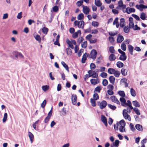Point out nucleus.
I'll return each instance as SVG.
<instances>
[{
  "mask_svg": "<svg viewBox=\"0 0 147 147\" xmlns=\"http://www.w3.org/2000/svg\"><path fill=\"white\" fill-rule=\"evenodd\" d=\"M90 58L93 59H95L97 55V53L95 49H92L90 53Z\"/></svg>",
  "mask_w": 147,
  "mask_h": 147,
  "instance_id": "f257e3e1",
  "label": "nucleus"
},
{
  "mask_svg": "<svg viewBox=\"0 0 147 147\" xmlns=\"http://www.w3.org/2000/svg\"><path fill=\"white\" fill-rule=\"evenodd\" d=\"M101 120L105 126L107 127L108 124L107 118L104 115H102L101 116Z\"/></svg>",
  "mask_w": 147,
  "mask_h": 147,
  "instance_id": "f03ea898",
  "label": "nucleus"
},
{
  "mask_svg": "<svg viewBox=\"0 0 147 147\" xmlns=\"http://www.w3.org/2000/svg\"><path fill=\"white\" fill-rule=\"evenodd\" d=\"M107 105V102L105 100H103L99 104V107L100 109H102L105 108Z\"/></svg>",
  "mask_w": 147,
  "mask_h": 147,
  "instance_id": "7ed1b4c3",
  "label": "nucleus"
},
{
  "mask_svg": "<svg viewBox=\"0 0 147 147\" xmlns=\"http://www.w3.org/2000/svg\"><path fill=\"white\" fill-rule=\"evenodd\" d=\"M77 96L76 94H72L71 95V101L73 105H74L77 103Z\"/></svg>",
  "mask_w": 147,
  "mask_h": 147,
  "instance_id": "20e7f679",
  "label": "nucleus"
},
{
  "mask_svg": "<svg viewBox=\"0 0 147 147\" xmlns=\"http://www.w3.org/2000/svg\"><path fill=\"white\" fill-rule=\"evenodd\" d=\"M83 8V11L85 14H88L90 11V9L87 6H84V5L82 6Z\"/></svg>",
  "mask_w": 147,
  "mask_h": 147,
  "instance_id": "39448f33",
  "label": "nucleus"
},
{
  "mask_svg": "<svg viewBox=\"0 0 147 147\" xmlns=\"http://www.w3.org/2000/svg\"><path fill=\"white\" fill-rule=\"evenodd\" d=\"M123 40L124 38L123 36L120 35V34H119L117 39V42L118 43H120Z\"/></svg>",
  "mask_w": 147,
  "mask_h": 147,
  "instance_id": "423d86ee",
  "label": "nucleus"
},
{
  "mask_svg": "<svg viewBox=\"0 0 147 147\" xmlns=\"http://www.w3.org/2000/svg\"><path fill=\"white\" fill-rule=\"evenodd\" d=\"M120 101L121 102V105L122 106L126 107L125 106L126 102V100L125 99L123 98H120Z\"/></svg>",
  "mask_w": 147,
  "mask_h": 147,
  "instance_id": "0eeeda50",
  "label": "nucleus"
},
{
  "mask_svg": "<svg viewBox=\"0 0 147 147\" xmlns=\"http://www.w3.org/2000/svg\"><path fill=\"white\" fill-rule=\"evenodd\" d=\"M120 142V141L119 140H115V142L113 143L111 145V146H112L113 147L114 146L118 147L119 146V144Z\"/></svg>",
  "mask_w": 147,
  "mask_h": 147,
  "instance_id": "6e6552de",
  "label": "nucleus"
},
{
  "mask_svg": "<svg viewBox=\"0 0 147 147\" xmlns=\"http://www.w3.org/2000/svg\"><path fill=\"white\" fill-rule=\"evenodd\" d=\"M129 7H127L126 9L125 12L128 14H129L131 12H134L135 11V9L134 8H130L128 10Z\"/></svg>",
  "mask_w": 147,
  "mask_h": 147,
  "instance_id": "1a4fd4ad",
  "label": "nucleus"
},
{
  "mask_svg": "<svg viewBox=\"0 0 147 147\" xmlns=\"http://www.w3.org/2000/svg\"><path fill=\"white\" fill-rule=\"evenodd\" d=\"M136 128L138 131H142L143 129L142 126L139 124H137L135 125Z\"/></svg>",
  "mask_w": 147,
  "mask_h": 147,
  "instance_id": "9d476101",
  "label": "nucleus"
},
{
  "mask_svg": "<svg viewBox=\"0 0 147 147\" xmlns=\"http://www.w3.org/2000/svg\"><path fill=\"white\" fill-rule=\"evenodd\" d=\"M128 48L130 53L133 55V47L131 45H129L128 46Z\"/></svg>",
  "mask_w": 147,
  "mask_h": 147,
  "instance_id": "9b49d317",
  "label": "nucleus"
},
{
  "mask_svg": "<svg viewBox=\"0 0 147 147\" xmlns=\"http://www.w3.org/2000/svg\"><path fill=\"white\" fill-rule=\"evenodd\" d=\"M127 58V57L125 53L124 54H122L120 56L119 59L121 60L124 61Z\"/></svg>",
  "mask_w": 147,
  "mask_h": 147,
  "instance_id": "f8f14e48",
  "label": "nucleus"
},
{
  "mask_svg": "<svg viewBox=\"0 0 147 147\" xmlns=\"http://www.w3.org/2000/svg\"><path fill=\"white\" fill-rule=\"evenodd\" d=\"M66 43L69 45V47H70L71 49H74V47L72 45V42L69 40L68 38L67 39Z\"/></svg>",
  "mask_w": 147,
  "mask_h": 147,
  "instance_id": "ddd939ff",
  "label": "nucleus"
},
{
  "mask_svg": "<svg viewBox=\"0 0 147 147\" xmlns=\"http://www.w3.org/2000/svg\"><path fill=\"white\" fill-rule=\"evenodd\" d=\"M28 135L31 143H32L33 142V139L34 138V136L31 132L30 131L28 132Z\"/></svg>",
  "mask_w": 147,
  "mask_h": 147,
  "instance_id": "4468645a",
  "label": "nucleus"
},
{
  "mask_svg": "<svg viewBox=\"0 0 147 147\" xmlns=\"http://www.w3.org/2000/svg\"><path fill=\"white\" fill-rule=\"evenodd\" d=\"M18 52L17 51H14L12 53L13 55H11L10 57L13 59H14V56H15L16 58H18Z\"/></svg>",
  "mask_w": 147,
  "mask_h": 147,
  "instance_id": "2eb2a0df",
  "label": "nucleus"
},
{
  "mask_svg": "<svg viewBox=\"0 0 147 147\" xmlns=\"http://www.w3.org/2000/svg\"><path fill=\"white\" fill-rule=\"evenodd\" d=\"M109 80L110 83L113 84H114L115 83V78L113 76H111L109 78Z\"/></svg>",
  "mask_w": 147,
  "mask_h": 147,
  "instance_id": "dca6fc26",
  "label": "nucleus"
},
{
  "mask_svg": "<svg viewBox=\"0 0 147 147\" xmlns=\"http://www.w3.org/2000/svg\"><path fill=\"white\" fill-rule=\"evenodd\" d=\"M61 64L65 68L66 70L69 72V67L65 63L62 61L61 62Z\"/></svg>",
  "mask_w": 147,
  "mask_h": 147,
  "instance_id": "f3484780",
  "label": "nucleus"
},
{
  "mask_svg": "<svg viewBox=\"0 0 147 147\" xmlns=\"http://www.w3.org/2000/svg\"><path fill=\"white\" fill-rule=\"evenodd\" d=\"M115 55L113 54H111L109 56V59L110 61H113L116 59Z\"/></svg>",
  "mask_w": 147,
  "mask_h": 147,
  "instance_id": "a211bd4d",
  "label": "nucleus"
},
{
  "mask_svg": "<svg viewBox=\"0 0 147 147\" xmlns=\"http://www.w3.org/2000/svg\"><path fill=\"white\" fill-rule=\"evenodd\" d=\"M95 4L97 7H100L102 5V3L100 0H98L97 1L96 0H95Z\"/></svg>",
  "mask_w": 147,
  "mask_h": 147,
  "instance_id": "6ab92c4d",
  "label": "nucleus"
},
{
  "mask_svg": "<svg viewBox=\"0 0 147 147\" xmlns=\"http://www.w3.org/2000/svg\"><path fill=\"white\" fill-rule=\"evenodd\" d=\"M136 7L139 10L141 11H143V10L142 4H140V5H136Z\"/></svg>",
  "mask_w": 147,
  "mask_h": 147,
  "instance_id": "aec40b11",
  "label": "nucleus"
},
{
  "mask_svg": "<svg viewBox=\"0 0 147 147\" xmlns=\"http://www.w3.org/2000/svg\"><path fill=\"white\" fill-rule=\"evenodd\" d=\"M116 65L117 67L119 68L122 67L124 66L123 63L120 61L117 62Z\"/></svg>",
  "mask_w": 147,
  "mask_h": 147,
  "instance_id": "412c9836",
  "label": "nucleus"
},
{
  "mask_svg": "<svg viewBox=\"0 0 147 147\" xmlns=\"http://www.w3.org/2000/svg\"><path fill=\"white\" fill-rule=\"evenodd\" d=\"M118 93L120 96L122 97L121 98H123L125 96V94L123 91H119Z\"/></svg>",
  "mask_w": 147,
  "mask_h": 147,
  "instance_id": "4be33fe9",
  "label": "nucleus"
},
{
  "mask_svg": "<svg viewBox=\"0 0 147 147\" xmlns=\"http://www.w3.org/2000/svg\"><path fill=\"white\" fill-rule=\"evenodd\" d=\"M115 71V69L113 68H109L108 70V72L110 74H114Z\"/></svg>",
  "mask_w": 147,
  "mask_h": 147,
  "instance_id": "5701e85b",
  "label": "nucleus"
},
{
  "mask_svg": "<svg viewBox=\"0 0 147 147\" xmlns=\"http://www.w3.org/2000/svg\"><path fill=\"white\" fill-rule=\"evenodd\" d=\"M84 18V15L82 13H80L77 16V19L78 20H83Z\"/></svg>",
  "mask_w": 147,
  "mask_h": 147,
  "instance_id": "b1692460",
  "label": "nucleus"
},
{
  "mask_svg": "<svg viewBox=\"0 0 147 147\" xmlns=\"http://www.w3.org/2000/svg\"><path fill=\"white\" fill-rule=\"evenodd\" d=\"M133 105L135 107H140V105L138 102L137 100L133 101H132Z\"/></svg>",
  "mask_w": 147,
  "mask_h": 147,
  "instance_id": "393cba45",
  "label": "nucleus"
},
{
  "mask_svg": "<svg viewBox=\"0 0 147 147\" xmlns=\"http://www.w3.org/2000/svg\"><path fill=\"white\" fill-rule=\"evenodd\" d=\"M130 93L131 95L133 97H135L136 96V93L135 90L133 88L130 89Z\"/></svg>",
  "mask_w": 147,
  "mask_h": 147,
  "instance_id": "a878e982",
  "label": "nucleus"
},
{
  "mask_svg": "<svg viewBox=\"0 0 147 147\" xmlns=\"http://www.w3.org/2000/svg\"><path fill=\"white\" fill-rule=\"evenodd\" d=\"M35 39L38 42H40L41 39L40 36L38 34H37L36 36H34Z\"/></svg>",
  "mask_w": 147,
  "mask_h": 147,
  "instance_id": "bb28decb",
  "label": "nucleus"
},
{
  "mask_svg": "<svg viewBox=\"0 0 147 147\" xmlns=\"http://www.w3.org/2000/svg\"><path fill=\"white\" fill-rule=\"evenodd\" d=\"M96 100L92 98H91L90 99V102L92 105L93 107H95L96 105L95 101Z\"/></svg>",
  "mask_w": 147,
  "mask_h": 147,
  "instance_id": "cd10ccee",
  "label": "nucleus"
},
{
  "mask_svg": "<svg viewBox=\"0 0 147 147\" xmlns=\"http://www.w3.org/2000/svg\"><path fill=\"white\" fill-rule=\"evenodd\" d=\"M66 53L67 55H71L72 54V52L71 49L68 47L66 49Z\"/></svg>",
  "mask_w": 147,
  "mask_h": 147,
  "instance_id": "c85d7f7f",
  "label": "nucleus"
},
{
  "mask_svg": "<svg viewBox=\"0 0 147 147\" xmlns=\"http://www.w3.org/2000/svg\"><path fill=\"white\" fill-rule=\"evenodd\" d=\"M120 74V73L119 71L118 70H115V71L114 74V76L117 78L119 77Z\"/></svg>",
  "mask_w": 147,
  "mask_h": 147,
  "instance_id": "c756f323",
  "label": "nucleus"
},
{
  "mask_svg": "<svg viewBox=\"0 0 147 147\" xmlns=\"http://www.w3.org/2000/svg\"><path fill=\"white\" fill-rule=\"evenodd\" d=\"M42 89L44 91H46L49 88V86L48 85L43 86H42Z\"/></svg>",
  "mask_w": 147,
  "mask_h": 147,
  "instance_id": "7c9ffc66",
  "label": "nucleus"
},
{
  "mask_svg": "<svg viewBox=\"0 0 147 147\" xmlns=\"http://www.w3.org/2000/svg\"><path fill=\"white\" fill-rule=\"evenodd\" d=\"M101 90L102 88L100 86H98L95 88L94 92H95V91H96L98 93H100Z\"/></svg>",
  "mask_w": 147,
  "mask_h": 147,
  "instance_id": "2f4dec72",
  "label": "nucleus"
},
{
  "mask_svg": "<svg viewBox=\"0 0 147 147\" xmlns=\"http://www.w3.org/2000/svg\"><path fill=\"white\" fill-rule=\"evenodd\" d=\"M7 114L6 113H5L3 116V123H4L6 121L7 119Z\"/></svg>",
  "mask_w": 147,
  "mask_h": 147,
  "instance_id": "473e14b6",
  "label": "nucleus"
},
{
  "mask_svg": "<svg viewBox=\"0 0 147 147\" xmlns=\"http://www.w3.org/2000/svg\"><path fill=\"white\" fill-rule=\"evenodd\" d=\"M121 73L124 76H125L127 75V71L125 73V69L124 68H122L121 69Z\"/></svg>",
  "mask_w": 147,
  "mask_h": 147,
  "instance_id": "72a5a7b5",
  "label": "nucleus"
},
{
  "mask_svg": "<svg viewBox=\"0 0 147 147\" xmlns=\"http://www.w3.org/2000/svg\"><path fill=\"white\" fill-rule=\"evenodd\" d=\"M93 73L91 75V77L94 78H96L98 76V74L96 72L94 71H92Z\"/></svg>",
  "mask_w": 147,
  "mask_h": 147,
  "instance_id": "f704fd0d",
  "label": "nucleus"
},
{
  "mask_svg": "<svg viewBox=\"0 0 147 147\" xmlns=\"http://www.w3.org/2000/svg\"><path fill=\"white\" fill-rule=\"evenodd\" d=\"M116 124L117 125V126H116V125H114V128L115 131H117L118 130V126H119V125H120V122H117Z\"/></svg>",
  "mask_w": 147,
  "mask_h": 147,
  "instance_id": "c9c22d12",
  "label": "nucleus"
},
{
  "mask_svg": "<svg viewBox=\"0 0 147 147\" xmlns=\"http://www.w3.org/2000/svg\"><path fill=\"white\" fill-rule=\"evenodd\" d=\"M125 126H123L122 125H121L119 128V130L121 132H125Z\"/></svg>",
  "mask_w": 147,
  "mask_h": 147,
  "instance_id": "e433bc0d",
  "label": "nucleus"
},
{
  "mask_svg": "<svg viewBox=\"0 0 147 147\" xmlns=\"http://www.w3.org/2000/svg\"><path fill=\"white\" fill-rule=\"evenodd\" d=\"M140 17L142 20H145L146 18L145 14L144 12L141 13L140 14Z\"/></svg>",
  "mask_w": 147,
  "mask_h": 147,
  "instance_id": "4c0bfd02",
  "label": "nucleus"
},
{
  "mask_svg": "<svg viewBox=\"0 0 147 147\" xmlns=\"http://www.w3.org/2000/svg\"><path fill=\"white\" fill-rule=\"evenodd\" d=\"M48 29L46 27H44L42 29V31L44 34H47L48 32Z\"/></svg>",
  "mask_w": 147,
  "mask_h": 147,
  "instance_id": "58836bf2",
  "label": "nucleus"
},
{
  "mask_svg": "<svg viewBox=\"0 0 147 147\" xmlns=\"http://www.w3.org/2000/svg\"><path fill=\"white\" fill-rule=\"evenodd\" d=\"M93 99L95 100H97L99 98V96L98 94L97 93H95L93 95Z\"/></svg>",
  "mask_w": 147,
  "mask_h": 147,
  "instance_id": "ea45409f",
  "label": "nucleus"
},
{
  "mask_svg": "<svg viewBox=\"0 0 147 147\" xmlns=\"http://www.w3.org/2000/svg\"><path fill=\"white\" fill-rule=\"evenodd\" d=\"M108 82L107 79H104L103 80L102 84L103 86H106L108 85Z\"/></svg>",
  "mask_w": 147,
  "mask_h": 147,
  "instance_id": "a19ab883",
  "label": "nucleus"
},
{
  "mask_svg": "<svg viewBox=\"0 0 147 147\" xmlns=\"http://www.w3.org/2000/svg\"><path fill=\"white\" fill-rule=\"evenodd\" d=\"M83 1L82 0H80L78 1L76 3V4L77 5L78 7H79L82 4H83Z\"/></svg>",
  "mask_w": 147,
  "mask_h": 147,
  "instance_id": "79ce46f5",
  "label": "nucleus"
},
{
  "mask_svg": "<svg viewBox=\"0 0 147 147\" xmlns=\"http://www.w3.org/2000/svg\"><path fill=\"white\" fill-rule=\"evenodd\" d=\"M109 50L110 53H114L115 52L114 47L113 46H111L109 47Z\"/></svg>",
  "mask_w": 147,
  "mask_h": 147,
  "instance_id": "37998d69",
  "label": "nucleus"
},
{
  "mask_svg": "<svg viewBox=\"0 0 147 147\" xmlns=\"http://www.w3.org/2000/svg\"><path fill=\"white\" fill-rule=\"evenodd\" d=\"M121 49L123 51H125L126 49V45L124 43H122L121 46Z\"/></svg>",
  "mask_w": 147,
  "mask_h": 147,
  "instance_id": "c03bdc74",
  "label": "nucleus"
},
{
  "mask_svg": "<svg viewBox=\"0 0 147 147\" xmlns=\"http://www.w3.org/2000/svg\"><path fill=\"white\" fill-rule=\"evenodd\" d=\"M108 106L112 110H115L116 109V107L115 105H113L111 104H108Z\"/></svg>",
  "mask_w": 147,
  "mask_h": 147,
  "instance_id": "a18cd8bd",
  "label": "nucleus"
},
{
  "mask_svg": "<svg viewBox=\"0 0 147 147\" xmlns=\"http://www.w3.org/2000/svg\"><path fill=\"white\" fill-rule=\"evenodd\" d=\"M53 11L54 12H57L59 10V7L57 5L54 6L53 8Z\"/></svg>",
  "mask_w": 147,
  "mask_h": 147,
  "instance_id": "49530a36",
  "label": "nucleus"
},
{
  "mask_svg": "<svg viewBox=\"0 0 147 147\" xmlns=\"http://www.w3.org/2000/svg\"><path fill=\"white\" fill-rule=\"evenodd\" d=\"M107 75V73L106 72H103L100 74V76L103 78H106Z\"/></svg>",
  "mask_w": 147,
  "mask_h": 147,
  "instance_id": "de8ad7c7",
  "label": "nucleus"
},
{
  "mask_svg": "<svg viewBox=\"0 0 147 147\" xmlns=\"http://www.w3.org/2000/svg\"><path fill=\"white\" fill-rule=\"evenodd\" d=\"M86 59V56H85L84 55H83L81 60L82 63H85Z\"/></svg>",
  "mask_w": 147,
  "mask_h": 147,
  "instance_id": "09e8293b",
  "label": "nucleus"
},
{
  "mask_svg": "<svg viewBox=\"0 0 147 147\" xmlns=\"http://www.w3.org/2000/svg\"><path fill=\"white\" fill-rule=\"evenodd\" d=\"M133 19L131 17H130L129 18V24L131 25V24H132V25L133 26H134V24L133 22Z\"/></svg>",
  "mask_w": 147,
  "mask_h": 147,
  "instance_id": "8fccbe9b",
  "label": "nucleus"
},
{
  "mask_svg": "<svg viewBox=\"0 0 147 147\" xmlns=\"http://www.w3.org/2000/svg\"><path fill=\"white\" fill-rule=\"evenodd\" d=\"M132 28L135 30H140V28L138 26L137 24L135 25L134 27V28Z\"/></svg>",
  "mask_w": 147,
  "mask_h": 147,
  "instance_id": "3c124183",
  "label": "nucleus"
},
{
  "mask_svg": "<svg viewBox=\"0 0 147 147\" xmlns=\"http://www.w3.org/2000/svg\"><path fill=\"white\" fill-rule=\"evenodd\" d=\"M98 24V22H97L93 21L92 23V25L94 27H97Z\"/></svg>",
  "mask_w": 147,
  "mask_h": 147,
  "instance_id": "603ef678",
  "label": "nucleus"
},
{
  "mask_svg": "<svg viewBox=\"0 0 147 147\" xmlns=\"http://www.w3.org/2000/svg\"><path fill=\"white\" fill-rule=\"evenodd\" d=\"M130 127L131 130L132 131H134L136 130L133 125L131 123L130 124Z\"/></svg>",
  "mask_w": 147,
  "mask_h": 147,
  "instance_id": "864d4df0",
  "label": "nucleus"
},
{
  "mask_svg": "<svg viewBox=\"0 0 147 147\" xmlns=\"http://www.w3.org/2000/svg\"><path fill=\"white\" fill-rule=\"evenodd\" d=\"M87 42L86 41H85L83 42V43L81 45V47L82 48H85L87 46Z\"/></svg>",
  "mask_w": 147,
  "mask_h": 147,
  "instance_id": "5fc2aeb1",
  "label": "nucleus"
},
{
  "mask_svg": "<svg viewBox=\"0 0 147 147\" xmlns=\"http://www.w3.org/2000/svg\"><path fill=\"white\" fill-rule=\"evenodd\" d=\"M132 16L137 21H139L140 20L139 17L136 15L133 14L132 15Z\"/></svg>",
  "mask_w": 147,
  "mask_h": 147,
  "instance_id": "6e6d98bb",
  "label": "nucleus"
},
{
  "mask_svg": "<svg viewBox=\"0 0 147 147\" xmlns=\"http://www.w3.org/2000/svg\"><path fill=\"white\" fill-rule=\"evenodd\" d=\"M120 123V125H122L123 126H125L126 123L125 121L123 119H122L119 121Z\"/></svg>",
  "mask_w": 147,
  "mask_h": 147,
  "instance_id": "4d7b16f0",
  "label": "nucleus"
},
{
  "mask_svg": "<svg viewBox=\"0 0 147 147\" xmlns=\"http://www.w3.org/2000/svg\"><path fill=\"white\" fill-rule=\"evenodd\" d=\"M125 119H127L129 121H130L131 120V118L130 116L129 115H126V116H125L123 117Z\"/></svg>",
  "mask_w": 147,
  "mask_h": 147,
  "instance_id": "13d9d810",
  "label": "nucleus"
},
{
  "mask_svg": "<svg viewBox=\"0 0 147 147\" xmlns=\"http://www.w3.org/2000/svg\"><path fill=\"white\" fill-rule=\"evenodd\" d=\"M117 33L118 32L115 31L114 33H113L112 32H109V34L110 36H113L117 34Z\"/></svg>",
  "mask_w": 147,
  "mask_h": 147,
  "instance_id": "bf43d9fd",
  "label": "nucleus"
},
{
  "mask_svg": "<svg viewBox=\"0 0 147 147\" xmlns=\"http://www.w3.org/2000/svg\"><path fill=\"white\" fill-rule=\"evenodd\" d=\"M107 93L109 95H112L114 93L112 90H107Z\"/></svg>",
  "mask_w": 147,
  "mask_h": 147,
  "instance_id": "052dcab7",
  "label": "nucleus"
},
{
  "mask_svg": "<svg viewBox=\"0 0 147 147\" xmlns=\"http://www.w3.org/2000/svg\"><path fill=\"white\" fill-rule=\"evenodd\" d=\"M80 23V21L76 20L74 22V24L75 26H77L78 27L79 26V24Z\"/></svg>",
  "mask_w": 147,
  "mask_h": 147,
  "instance_id": "680f3d73",
  "label": "nucleus"
},
{
  "mask_svg": "<svg viewBox=\"0 0 147 147\" xmlns=\"http://www.w3.org/2000/svg\"><path fill=\"white\" fill-rule=\"evenodd\" d=\"M92 37V35L91 34H89L87 35L86 37V39L88 40L89 41L91 39V38Z\"/></svg>",
  "mask_w": 147,
  "mask_h": 147,
  "instance_id": "e2e57ef3",
  "label": "nucleus"
},
{
  "mask_svg": "<svg viewBox=\"0 0 147 147\" xmlns=\"http://www.w3.org/2000/svg\"><path fill=\"white\" fill-rule=\"evenodd\" d=\"M113 120L111 117H109V119L108 120V123L110 125H111L113 123Z\"/></svg>",
  "mask_w": 147,
  "mask_h": 147,
  "instance_id": "0e129e2a",
  "label": "nucleus"
},
{
  "mask_svg": "<svg viewBox=\"0 0 147 147\" xmlns=\"http://www.w3.org/2000/svg\"><path fill=\"white\" fill-rule=\"evenodd\" d=\"M46 104V100H45L41 104V107L42 108H44Z\"/></svg>",
  "mask_w": 147,
  "mask_h": 147,
  "instance_id": "69168bd1",
  "label": "nucleus"
},
{
  "mask_svg": "<svg viewBox=\"0 0 147 147\" xmlns=\"http://www.w3.org/2000/svg\"><path fill=\"white\" fill-rule=\"evenodd\" d=\"M90 81L91 84H93L94 85L96 84H95L96 82V79H92L90 80Z\"/></svg>",
  "mask_w": 147,
  "mask_h": 147,
  "instance_id": "338daca9",
  "label": "nucleus"
},
{
  "mask_svg": "<svg viewBox=\"0 0 147 147\" xmlns=\"http://www.w3.org/2000/svg\"><path fill=\"white\" fill-rule=\"evenodd\" d=\"M107 88L110 90H113L114 89V86L112 85L109 84L107 86Z\"/></svg>",
  "mask_w": 147,
  "mask_h": 147,
  "instance_id": "774afa93",
  "label": "nucleus"
}]
</instances>
